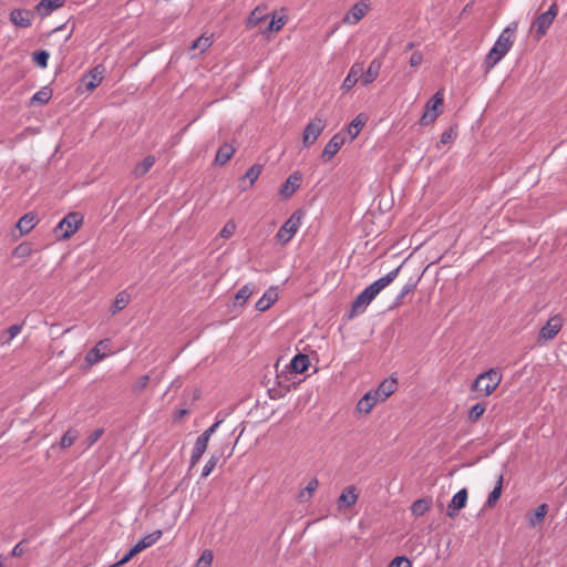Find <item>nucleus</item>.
<instances>
[{"label":"nucleus","instance_id":"72a5a7b5","mask_svg":"<svg viewBox=\"0 0 567 567\" xmlns=\"http://www.w3.org/2000/svg\"><path fill=\"white\" fill-rule=\"evenodd\" d=\"M262 166L259 164L252 165L244 175L243 181L248 179L249 183L247 186L240 185L241 189H247L248 187H251L255 182L258 179L259 175L261 174Z\"/></svg>","mask_w":567,"mask_h":567},{"label":"nucleus","instance_id":"864d4df0","mask_svg":"<svg viewBox=\"0 0 567 567\" xmlns=\"http://www.w3.org/2000/svg\"><path fill=\"white\" fill-rule=\"evenodd\" d=\"M104 433V430L103 429H96L94 430L86 439V442H87V446H92L94 445L99 440L100 437L103 435Z\"/></svg>","mask_w":567,"mask_h":567},{"label":"nucleus","instance_id":"a18cd8bd","mask_svg":"<svg viewBox=\"0 0 567 567\" xmlns=\"http://www.w3.org/2000/svg\"><path fill=\"white\" fill-rule=\"evenodd\" d=\"M236 228V223L234 220H228L219 231V237L224 239L230 238L235 234Z\"/></svg>","mask_w":567,"mask_h":567},{"label":"nucleus","instance_id":"3c124183","mask_svg":"<svg viewBox=\"0 0 567 567\" xmlns=\"http://www.w3.org/2000/svg\"><path fill=\"white\" fill-rule=\"evenodd\" d=\"M389 567H412V564L405 556H398L391 560Z\"/></svg>","mask_w":567,"mask_h":567},{"label":"nucleus","instance_id":"8fccbe9b","mask_svg":"<svg viewBox=\"0 0 567 567\" xmlns=\"http://www.w3.org/2000/svg\"><path fill=\"white\" fill-rule=\"evenodd\" d=\"M207 445H208V442L206 440H204V437L198 436L195 441L192 452H194L195 454L203 455L205 453V451L207 450Z\"/></svg>","mask_w":567,"mask_h":567},{"label":"nucleus","instance_id":"5fc2aeb1","mask_svg":"<svg viewBox=\"0 0 567 567\" xmlns=\"http://www.w3.org/2000/svg\"><path fill=\"white\" fill-rule=\"evenodd\" d=\"M429 508L427 504L423 499L414 502L412 511L415 515H422Z\"/></svg>","mask_w":567,"mask_h":567},{"label":"nucleus","instance_id":"f257e3e1","mask_svg":"<svg viewBox=\"0 0 567 567\" xmlns=\"http://www.w3.org/2000/svg\"><path fill=\"white\" fill-rule=\"evenodd\" d=\"M516 29L517 23L513 22L502 31L486 56V64L494 66L506 55L514 43Z\"/></svg>","mask_w":567,"mask_h":567},{"label":"nucleus","instance_id":"e2e57ef3","mask_svg":"<svg viewBox=\"0 0 567 567\" xmlns=\"http://www.w3.org/2000/svg\"><path fill=\"white\" fill-rule=\"evenodd\" d=\"M414 47V43L413 42H410L405 45V50H411L412 48Z\"/></svg>","mask_w":567,"mask_h":567},{"label":"nucleus","instance_id":"f03ea898","mask_svg":"<svg viewBox=\"0 0 567 567\" xmlns=\"http://www.w3.org/2000/svg\"><path fill=\"white\" fill-rule=\"evenodd\" d=\"M502 381V373L497 369H489L476 377L472 384V391L483 396L491 395Z\"/></svg>","mask_w":567,"mask_h":567},{"label":"nucleus","instance_id":"9d476101","mask_svg":"<svg viewBox=\"0 0 567 567\" xmlns=\"http://www.w3.org/2000/svg\"><path fill=\"white\" fill-rule=\"evenodd\" d=\"M369 11V3L364 0L357 2L351 9L344 14L343 22L346 24H357Z\"/></svg>","mask_w":567,"mask_h":567},{"label":"nucleus","instance_id":"680f3d73","mask_svg":"<svg viewBox=\"0 0 567 567\" xmlns=\"http://www.w3.org/2000/svg\"><path fill=\"white\" fill-rule=\"evenodd\" d=\"M202 456L203 455H200V454H195L194 452H192V454H190V467L195 466L199 462Z\"/></svg>","mask_w":567,"mask_h":567},{"label":"nucleus","instance_id":"39448f33","mask_svg":"<svg viewBox=\"0 0 567 567\" xmlns=\"http://www.w3.org/2000/svg\"><path fill=\"white\" fill-rule=\"evenodd\" d=\"M557 16L556 4H551L547 11L540 13L533 23V30L537 39L544 37Z\"/></svg>","mask_w":567,"mask_h":567},{"label":"nucleus","instance_id":"5701e85b","mask_svg":"<svg viewBox=\"0 0 567 567\" xmlns=\"http://www.w3.org/2000/svg\"><path fill=\"white\" fill-rule=\"evenodd\" d=\"M381 66H382V63L379 59H373L369 66H368V70L365 71L364 74H362V85H369L370 83H372L373 81H375V79L379 76V73H380V70H381Z\"/></svg>","mask_w":567,"mask_h":567},{"label":"nucleus","instance_id":"ea45409f","mask_svg":"<svg viewBox=\"0 0 567 567\" xmlns=\"http://www.w3.org/2000/svg\"><path fill=\"white\" fill-rule=\"evenodd\" d=\"M128 303V295L125 291H122L117 293L113 305H112V312L116 313L117 311H121L126 307Z\"/></svg>","mask_w":567,"mask_h":567},{"label":"nucleus","instance_id":"bb28decb","mask_svg":"<svg viewBox=\"0 0 567 567\" xmlns=\"http://www.w3.org/2000/svg\"><path fill=\"white\" fill-rule=\"evenodd\" d=\"M396 389V382L394 379L384 380L378 389L374 391L381 401H385Z\"/></svg>","mask_w":567,"mask_h":567},{"label":"nucleus","instance_id":"4c0bfd02","mask_svg":"<svg viewBox=\"0 0 567 567\" xmlns=\"http://www.w3.org/2000/svg\"><path fill=\"white\" fill-rule=\"evenodd\" d=\"M502 487H503V474H499L495 487L493 488V491L489 493V495L487 497V502H486L487 506H493L496 503V501L501 497Z\"/></svg>","mask_w":567,"mask_h":567},{"label":"nucleus","instance_id":"aec40b11","mask_svg":"<svg viewBox=\"0 0 567 567\" xmlns=\"http://www.w3.org/2000/svg\"><path fill=\"white\" fill-rule=\"evenodd\" d=\"M467 502V491L465 488L460 489L452 498L447 507V515L454 517L456 512L464 508Z\"/></svg>","mask_w":567,"mask_h":567},{"label":"nucleus","instance_id":"052dcab7","mask_svg":"<svg viewBox=\"0 0 567 567\" xmlns=\"http://www.w3.org/2000/svg\"><path fill=\"white\" fill-rule=\"evenodd\" d=\"M148 381H150V377H148V375H142V377L137 380V382H136V384H135V389H136L137 391L143 390V389L147 385Z\"/></svg>","mask_w":567,"mask_h":567},{"label":"nucleus","instance_id":"f704fd0d","mask_svg":"<svg viewBox=\"0 0 567 567\" xmlns=\"http://www.w3.org/2000/svg\"><path fill=\"white\" fill-rule=\"evenodd\" d=\"M254 291L255 285L246 284L237 291V293L235 295V299L239 305H243L254 293Z\"/></svg>","mask_w":567,"mask_h":567},{"label":"nucleus","instance_id":"f3484780","mask_svg":"<svg viewBox=\"0 0 567 567\" xmlns=\"http://www.w3.org/2000/svg\"><path fill=\"white\" fill-rule=\"evenodd\" d=\"M301 182V175L299 173H292L279 189V195L282 198H289L299 188Z\"/></svg>","mask_w":567,"mask_h":567},{"label":"nucleus","instance_id":"9b49d317","mask_svg":"<svg viewBox=\"0 0 567 567\" xmlns=\"http://www.w3.org/2000/svg\"><path fill=\"white\" fill-rule=\"evenodd\" d=\"M104 71V66L100 64L83 75L82 83L85 85L86 91L91 92L102 83Z\"/></svg>","mask_w":567,"mask_h":567},{"label":"nucleus","instance_id":"393cba45","mask_svg":"<svg viewBox=\"0 0 567 567\" xmlns=\"http://www.w3.org/2000/svg\"><path fill=\"white\" fill-rule=\"evenodd\" d=\"M309 367V357L307 354H296L289 363V368L296 373L305 372Z\"/></svg>","mask_w":567,"mask_h":567},{"label":"nucleus","instance_id":"6e6d98bb","mask_svg":"<svg viewBox=\"0 0 567 567\" xmlns=\"http://www.w3.org/2000/svg\"><path fill=\"white\" fill-rule=\"evenodd\" d=\"M138 551L135 550V547L133 546L113 567L126 564L130 561Z\"/></svg>","mask_w":567,"mask_h":567},{"label":"nucleus","instance_id":"09e8293b","mask_svg":"<svg viewBox=\"0 0 567 567\" xmlns=\"http://www.w3.org/2000/svg\"><path fill=\"white\" fill-rule=\"evenodd\" d=\"M213 551L206 549L203 551L202 556L197 560V567H210L213 563Z\"/></svg>","mask_w":567,"mask_h":567},{"label":"nucleus","instance_id":"6ab92c4d","mask_svg":"<svg viewBox=\"0 0 567 567\" xmlns=\"http://www.w3.org/2000/svg\"><path fill=\"white\" fill-rule=\"evenodd\" d=\"M402 266H399L398 268L393 269L392 271L388 272L385 276L379 278L371 285H369L370 289L378 296L385 287H388L399 275Z\"/></svg>","mask_w":567,"mask_h":567},{"label":"nucleus","instance_id":"c03bdc74","mask_svg":"<svg viewBox=\"0 0 567 567\" xmlns=\"http://www.w3.org/2000/svg\"><path fill=\"white\" fill-rule=\"evenodd\" d=\"M22 327H23L22 323H17V324L9 327L7 329V331L4 332L6 338L3 339L2 343H4V344L10 343L21 332Z\"/></svg>","mask_w":567,"mask_h":567},{"label":"nucleus","instance_id":"0eeeda50","mask_svg":"<svg viewBox=\"0 0 567 567\" xmlns=\"http://www.w3.org/2000/svg\"><path fill=\"white\" fill-rule=\"evenodd\" d=\"M326 127V121L321 117H315L305 127L302 142L306 147L315 144Z\"/></svg>","mask_w":567,"mask_h":567},{"label":"nucleus","instance_id":"bf43d9fd","mask_svg":"<svg viewBox=\"0 0 567 567\" xmlns=\"http://www.w3.org/2000/svg\"><path fill=\"white\" fill-rule=\"evenodd\" d=\"M453 138H454V133L452 130H449V131H445L442 133L440 143L447 144V143L452 142Z\"/></svg>","mask_w":567,"mask_h":567},{"label":"nucleus","instance_id":"e433bc0d","mask_svg":"<svg viewBox=\"0 0 567 567\" xmlns=\"http://www.w3.org/2000/svg\"><path fill=\"white\" fill-rule=\"evenodd\" d=\"M318 486H319V482H318V480H317V478H311V480L307 483V485H306L305 489H302V491L300 492V494H299V498H300V501H301V502L308 501V499L312 496V494L316 492V489L318 488Z\"/></svg>","mask_w":567,"mask_h":567},{"label":"nucleus","instance_id":"c756f323","mask_svg":"<svg viewBox=\"0 0 567 567\" xmlns=\"http://www.w3.org/2000/svg\"><path fill=\"white\" fill-rule=\"evenodd\" d=\"M52 97V90L49 86H43L41 90L35 92L30 99V105H44Z\"/></svg>","mask_w":567,"mask_h":567},{"label":"nucleus","instance_id":"58836bf2","mask_svg":"<svg viewBox=\"0 0 567 567\" xmlns=\"http://www.w3.org/2000/svg\"><path fill=\"white\" fill-rule=\"evenodd\" d=\"M220 454H213L209 460L206 462V464L204 465L203 470H202V477L203 478H206L207 476L210 475V473L215 470V467L217 466V463L220 458Z\"/></svg>","mask_w":567,"mask_h":567},{"label":"nucleus","instance_id":"6e6552de","mask_svg":"<svg viewBox=\"0 0 567 567\" xmlns=\"http://www.w3.org/2000/svg\"><path fill=\"white\" fill-rule=\"evenodd\" d=\"M111 341L110 339H104L99 341L94 348H92L87 354H86V361L90 364H96L100 361H102L104 358H106L110 353H112V350L110 348Z\"/></svg>","mask_w":567,"mask_h":567},{"label":"nucleus","instance_id":"1a4fd4ad","mask_svg":"<svg viewBox=\"0 0 567 567\" xmlns=\"http://www.w3.org/2000/svg\"><path fill=\"white\" fill-rule=\"evenodd\" d=\"M375 297L369 286L363 289L352 302L350 317L364 312Z\"/></svg>","mask_w":567,"mask_h":567},{"label":"nucleus","instance_id":"c9c22d12","mask_svg":"<svg viewBox=\"0 0 567 567\" xmlns=\"http://www.w3.org/2000/svg\"><path fill=\"white\" fill-rule=\"evenodd\" d=\"M416 288V281L410 279L401 289V291L396 295L394 299V305L399 306L402 303L403 299L412 292Z\"/></svg>","mask_w":567,"mask_h":567},{"label":"nucleus","instance_id":"7ed1b4c3","mask_svg":"<svg viewBox=\"0 0 567 567\" xmlns=\"http://www.w3.org/2000/svg\"><path fill=\"white\" fill-rule=\"evenodd\" d=\"M302 218L303 213L301 210L293 212L277 231V240L281 244L289 243L301 226Z\"/></svg>","mask_w":567,"mask_h":567},{"label":"nucleus","instance_id":"79ce46f5","mask_svg":"<svg viewBox=\"0 0 567 567\" xmlns=\"http://www.w3.org/2000/svg\"><path fill=\"white\" fill-rule=\"evenodd\" d=\"M486 405L484 403H476L474 404L470 412H468V421L470 422H476L485 412Z\"/></svg>","mask_w":567,"mask_h":567},{"label":"nucleus","instance_id":"dca6fc26","mask_svg":"<svg viewBox=\"0 0 567 567\" xmlns=\"http://www.w3.org/2000/svg\"><path fill=\"white\" fill-rule=\"evenodd\" d=\"M561 330V321L558 317H551L539 331V339L551 340Z\"/></svg>","mask_w":567,"mask_h":567},{"label":"nucleus","instance_id":"a878e982","mask_svg":"<svg viewBox=\"0 0 567 567\" xmlns=\"http://www.w3.org/2000/svg\"><path fill=\"white\" fill-rule=\"evenodd\" d=\"M234 153L235 148L231 145L227 143L223 144L216 153L215 164L219 166L225 165L231 158Z\"/></svg>","mask_w":567,"mask_h":567},{"label":"nucleus","instance_id":"de8ad7c7","mask_svg":"<svg viewBox=\"0 0 567 567\" xmlns=\"http://www.w3.org/2000/svg\"><path fill=\"white\" fill-rule=\"evenodd\" d=\"M212 45L210 38L207 37H199L197 38L193 44L192 49H198L200 52H205L209 47Z\"/></svg>","mask_w":567,"mask_h":567},{"label":"nucleus","instance_id":"423d86ee","mask_svg":"<svg viewBox=\"0 0 567 567\" xmlns=\"http://www.w3.org/2000/svg\"><path fill=\"white\" fill-rule=\"evenodd\" d=\"M444 95L442 91H437L425 105V111L420 118V124L426 126L433 123L439 116L437 107L443 104Z\"/></svg>","mask_w":567,"mask_h":567},{"label":"nucleus","instance_id":"4be33fe9","mask_svg":"<svg viewBox=\"0 0 567 567\" xmlns=\"http://www.w3.org/2000/svg\"><path fill=\"white\" fill-rule=\"evenodd\" d=\"M278 293L275 288H270L259 298L255 305L256 310L266 311L268 310L277 300Z\"/></svg>","mask_w":567,"mask_h":567},{"label":"nucleus","instance_id":"473e14b6","mask_svg":"<svg viewBox=\"0 0 567 567\" xmlns=\"http://www.w3.org/2000/svg\"><path fill=\"white\" fill-rule=\"evenodd\" d=\"M547 512H548L547 504H540L539 506H537L536 509L534 511V513H532L528 517L529 525L532 527H536L537 525H539L544 520Z\"/></svg>","mask_w":567,"mask_h":567},{"label":"nucleus","instance_id":"4468645a","mask_svg":"<svg viewBox=\"0 0 567 567\" xmlns=\"http://www.w3.org/2000/svg\"><path fill=\"white\" fill-rule=\"evenodd\" d=\"M65 0H41L34 7V13H37L40 18L44 19L49 17L53 11L63 7Z\"/></svg>","mask_w":567,"mask_h":567},{"label":"nucleus","instance_id":"ddd939ff","mask_svg":"<svg viewBox=\"0 0 567 567\" xmlns=\"http://www.w3.org/2000/svg\"><path fill=\"white\" fill-rule=\"evenodd\" d=\"M33 13L27 9H13L9 19L12 24L19 28H29L32 25Z\"/></svg>","mask_w":567,"mask_h":567},{"label":"nucleus","instance_id":"f8f14e48","mask_svg":"<svg viewBox=\"0 0 567 567\" xmlns=\"http://www.w3.org/2000/svg\"><path fill=\"white\" fill-rule=\"evenodd\" d=\"M359 498V489L354 485H349L341 492L340 496L338 497V507L340 509L342 508H350L355 505Z\"/></svg>","mask_w":567,"mask_h":567},{"label":"nucleus","instance_id":"7c9ffc66","mask_svg":"<svg viewBox=\"0 0 567 567\" xmlns=\"http://www.w3.org/2000/svg\"><path fill=\"white\" fill-rule=\"evenodd\" d=\"M266 19L265 8L256 7L246 20V28L254 29Z\"/></svg>","mask_w":567,"mask_h":567},{"label":"nucleus","instance_id":"b1692460","mask_svg":"<svg viewBox=\"0 0 567 567\" xmlns=\"http://www.w3.org/2000/svg\"><path fill=\"white\" fill-rule=\"evenodd\" d=\"M156 158L154 155H147L142 162L137 163L132 172L135 178L143 177L154 166Z\"/></svg>","mask_w":567,"mask_h":567},{"label":"nucleus","instance_id":"0e129e2a","mask_svg":"<svg viewBox=\"0 0 567 567\" xmlns=\"http://www.w3.org/2000/svg\"><path fill=\"white\" fill-rule=\"evenodd\" d=\"M185 413H186V411H185V410H182V411H181V415H184Z\"/></svg>","mask_w":567,"mask_h":567},{"label":"nucleus","instance_id":"4d7b16f0","mask_svg":"<svg viewBox=\"0 0 567 567\" xmlns=\"http://www.w3.org/2000/svg\"><path fill=\"white\" fill-rule=\"evenodd\" d=\"M422 61H423V55H422V53H421V52H419V51H416V52H414V53L411 55L409 63H410V65H411V66H413V68H414V66H419V65L422 63Z\"/></svg>","mask_w":567,"mask_h":567},{"label":"nucleus","instance_id":"cd10ccee","mask_svg":"<svg viewBox=\"0 0 567 567\" xmlns=\"http://www.w3.org/2000/svg\"><path fill=\"white\" fill-rule=\"evenodd\" d=\"M162 536L161 530H155L146 536H144L142 539H140L135 545V550L141 553L142 550L153 546Z\"/></svg>","mask_w":567,"mask_h":567},{"label":"nucleus","instance_id":"603ef678","mask_svg":"<svg viewBox=\"0 0 567 567\" xmlns=\"http://www.w3.org/2000/svg\"><path fill=\"white\" fill-rule=\"evenodd\" d=\"M221 422L223 420H217L214 424L206 429L199 436L204 437V440L209 442L212 435L216 432Z\"/></svg>","mask_w":567,"mask_h":567},{"label":"nucleus","instance_id":"2eb2a0df","mask_svg":"<svg viewBox=\"0 0 567 567\" xmlns=\"http://www.w3.org/2000/svg\"><path fill=\"white\" fill-rule=\"evenodd\" d=\"M343 144L344 137L341 134L333 135L332 138L326 144L321 153V158L324 162L330 161L340 151Z\"/></svg>","mask_w":567,"mask_h":567},{"label":"nucleus","instance_id":"2f4dec72","mask_svg":"<svg viewBox=\"0 0 567 567\" xmlns=\"http://www.w3.org/2000/svg\"><path fill=\"white\" fill-rule=\"evenodd\" d=\"M35 225L37 218L33 214H25L17 223V227L19 228L21 234H28L34 228Z\"/></svg>","mask_w":567,"mask_h":567},{"label":"nucleus","instance_id":"37998d69","mask_svg":"<svg viewBox=\"0 0 567 567\" xmlns=\"http://www.w3.org/2000/svg\"><path fill=\"white\" fill-rule=\"evenodd\" d=\"M49 58H50V53L47 50H40V51L34 52V54H33L34 63L42 69L48 66Z\"/></svg>","mask_w":567,"mask_h":567},{"label":"nucleus","instance_id":"20e7f679","mask_svg":"<svg viewBox=\"0 0 567 567\" xmlns=\"http://www.w3.org/2000/svg\"><path fill=\"white\" fill-rule=\"evenodd\" d=\"M82 221L83 217L80 213H69L59 221L55 231L60 230V238L68 239L79 229Z\"/></svg>","mask_w":567,"mask_h":567},{"label":"nucleus","instance_id":"49530a36","mask_svg":"<svg viewBox=\"0 0 567 567\" xmlns=\"http://www.w3.org/2000/svg\"><path fill=\"white\" fill-rule=\"evenodd\" d=\"M76 439H78V434L75 431H73V430L66 431L61 439V442H60L61 447L62 449L70 447L75 442Z\"/></svg>","mask_w":567,"mask_h":567},{"label":"nucleus","instance_id":"a211bd4d","mask_svg":"<svg viewBox=\"0 0 567 567\" xmlns=\"http://www.w3.org/2000/svg\"><path fill=\"white\" fill-rule=\"evenodd\" d=\"M363 74V65L361 63H354L349 70L348 75L341 84L343 91L351 90L360 80Z\"/></svg>","mask_w":567,"mask_h":567},{"label":"nucleus","instance_id":"a19ab883","mask_svg":"<svg viewBox=\"0 0 567 567\" xmlns=\"http://www.w3.org/2000/svg\"><path fill=\"white\" fill-rule=\"evenodd\" d=\"M286 24V19L284 17L276 18L272 17L271 21L267 25V28L262 31V33L268 32H278L282 29V27Z\"/></svg>","mask_w":567,"mask_h":567},{"label":"nucleus","instance_id":"412c9836","mask_svg":"<svg viewBox=\"0 0 567 567\" xmlns=\"http://www.w3.org/2000/svg\"><path fill=\"white\" fill-rule=\"evenodd\" d=\"M381 401L378 396V393L373 392H367L358 402L357 410L361 413L368 414L373 406Z\"/></svg>","mask_w":567,"mask_h":567},{"label":"nucleus","instance_id":"13d9d810","mask_svg":"<svg viewBox=\"0 0 567 567\" xmlns=\"http://www.w3.org/2000/svg\"><path fill=\"white\" fill-rule=\"evenodd\" d=\"M23 544H24V540H22V542L18 543V544L12 548V550H11V555H12L13 557H20V556H22V555L25 553V548H24Z\"/></svg>","mask_w":567,"mask_h":567},{"label":"nucleus","instance_id":"c85d7f7f","mask_svg":"<svg viewBox=\"0 0 567 567\" xmlns=\"http://www.w3.org/2000/svg\"><path fill=\"white\" fill-rule=\"evenodd\" d=\"M367 123V116L364 114L357 115L349 124L348 126V134L350 135L351 141L354 140L363 126Z\"/></svg>","mask_w":567,"mask_h":567}]
</instances>
